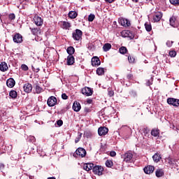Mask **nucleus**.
Listing matches in <instances>:
<instances>
[{
  "mask_svg": "<svg viewBox=\"0 0 179 179\" xmlns=\"http://www.w3.org/2000/svg\"><path fill=\"white\" fill-rule=\"evenodd\" d=\"M122 36L123 37H128V30H124L122 31Z\"/></svg>",
  "mask_w": 179,
  "mask_h": 179,
  "instance_id": "45",
  "label": "nucleus"
},
{
  "mask_svg": "<svg viewBox=\"0 0 179 179\" xmlns=\"http://www.w3.org/2000/svg\"><path fill=\"white\" fill-rule=\"evenodd\" d=\"M155 176L156 177L160 178V177H163V176H164V172L163 171V169H157L155 171Z\"/></svg>",
  "mask_w": 179,
  "mask_h": 179,
  "instance_id": "23",
  "label": "nucleus"
},
{
  "mask_svg": "<svg viewBox=\"0 0 179 179\" xmlns=\"http://www.w3.org/2000/svg\"><path fill=\"white\" fill-rule=\"evenodd\" d=\"M117 153L115 151H111L110 152V156H111V157H114L115 156H116Z\"/></svg>",
  "mask_w": 179,
  "mask_h": 179,
  "instance_id": "50",
  "label": "nucleus"
},
{
  "mask_svg": "<svg viewBox=\"0 0 179 179\" xmlns=\"http://www.w3.org/2000/svg\"><path fill=\"white\" fill-rule=\"evenodd\" d=\"M145 28L147 31H150L152 30V24H150V22H145Z\"/></svg>",
  "mask_w": 179,
  "mask_h": 179,
  "instance_id": "32",
  "label": "nucleus"
},
{
  "mask_svg": "<svg viewBox=\"0 0 179 179\" xmlns=\"http://www.w3.org/2000/svg\"><path fill=\"white\" fill-rule=\"evenodd\" d=\"M132 78V74L127 75V79H131Z\"/></svg>",
  "mask_w": 179,
  "mask_h": 179,
  "instance_id": "56",
  "label": "nucleus"
},
{
  "mask_svg": "<svg viewBox=\"0 0 179 179\" xmlns=\"http://www.w3.org/2000/svg\"><path fill=\"white\" fill-rule=\"evenodd\" d=\"M62 99H63V100H68V96H66V94L65 93L62 94Z\"/></svg>",
  "mask_w": 179,
  "mask_h": 179,
  "instance_id": "49",
  "label": "nucleus"
},
{
  "mask_svg": "<svg viewBox=\"0 0 179 179\" xmlns=\"http://www.w3.org/2000/svg\"><path fill=\"white\" fill-rule=\"evenodd\" d=\"M127 37L129 38H134L135 37V35L134 34V33L129 30H127Z\"/></svg>",
  "mask_w": 179,
  "mask_h": 179,
  "instance_id": "35",
  "label": "nucleus"
},
{
  "mask_svg": "<svg viewBox=\"0 0 179 179\" xmlns=\"http://www.w3.org/2000/svg\"><path fill=\"white\" fill-rule=\"evenodd\" d=\"M152 159L153 161L155 163H159V162H160V159H162V157L160 156V154L159 153H155L153 156H152Z\"/></svg>",
  "mask_w": 179,
  "mask_h": 179,
  "instance_id": "22",
  "label": "nucleus"
},
{
  "mask_svg": "<svg viewBox=\"0 0 179 179\" xmlns=\"http://www.w3.org/2000/svg\"><path fill=\"white\" fill-rule=\"evenodd\" d=\"M143 131H144L145 135L149 134V130H148V129H144Z\"/></svg>",
  "mask_w": 179,
  "mask_h": 179,
  "instance_id": "53",
  "label": "nucleus"
},
{
  "mask_svg": "<svg viewBox=\"0 0 179 179\" xmlns=\"http://www.w3.org/2000/svg\"><path fill=\"white\" fill-rule=\"evenodd\" d=\"M96 74L99 76L104 75V68L99 67L96 69Z\"/></svg>",
  "mask_w": 179,
  "mask_h": 179,
  "instance_id": "29",
  "label": "nucleus"
},
{
  "mask_svg": "<svg viewBox=\"0 0 179 179\" xmlns=\"http://www.w3.org/2000/svg\"><path fill=\"white\" fill-rule=\"evenodd\" d=\"M129 94L131 97H134V99L138 97V93L135 90L130 91Z\"/></svg>",
  "mask_w": 179,
  "mask_h": 179,
  "instance_id": "34",
  "label": "nucleus"
},
{
  "mask_svg": "<svg viewBox=\"0 0 179 179\" xmlns=\"http://www.w3.org/2000/svg\"><path fill=\"white\" fill-rule=\"evenodd\" d=\"M159 134H160L159 129H152L151 131V135L152 136H155V138H157V136H159Z\"/></svg>",
  "mask_w": 179,
  "mask_h": 179,
  "instance_id": "27",
  "label": "nucleus"
},
{
  "mask_svg": "<svg viewBox=\"0 0 179 179\" xmlns=\"http://www.w3.org/2000/svg\"><path fill=\"white\" fill-rule=\"evenodd\" d=\"M144 173L145 174H152L153 171H155V166H148L143 169Z\"/></svg>",
  "mask_w": 179,
  "mask_h": 179,
  "instance_id": "16",
  "label": "nucleus"
},
{
  "mask_svg": "<svg viewBox=\"0 0 179 179\" xmlns=\"http://www.w3.org/2000/svg\"><path fill=\"white\" fill-rule=\"evenodd\" d=\"M152 78L151 80H148V82L146 83L147 86H150V85H152Z\"/></svg>",
  "mask_w": 179,
  "mask_h": 179,
  "instance_id": "54",
  "label": "nucleus"
},
{
  "mask_svg": "<svg viewBox=\"0 0 179 179\" xmlns=\"http://www.w3.org/2000/svg\"><path fill=\"white\" fill-rule=\"evenodd\" d=\"M32 138V141H34V137H31Z\"/></svg>",
  "mask_w": 179,
  "mask_h": 179,
  "instance_id": "60",
  "label": "nucleus"
},
{
  "mask_svg": "<svg viewBox=\"0 0 179 179\" xmlns=\"http://www.w3.org/2000/svg\"><path fill=\"white\" fill-rule=\"evenodd\" d=\"M48 179H55L54 177L48 178Z\"/></svg>",
  "mask_w": 179,
  "mask_h": 179,
  "instance_id": "58",
  "label": "nucleus"
},
{
  "mask_svg": "<svg viewBox=\"0 0 179 179\" xmlns=\"http://www.w3.org/2000/svg\"><path fill=\"white\" fill-rule=\"evenodd\" d=\"M108 94L110 97H113V96H114V91H113V90H111V88H108Z\"/></svg>",
  "mask_w": 179,
  "mask_h": 179,
  "instance_id": "40",
  "label": "nucleus"
},
{
  "mask_svg": "<svg viewBox=\"0 0 179 179\" xmlns=\"http://www.w3.org/2000/svg\"><path fill=\"white\" fill-rule=\"evenodd\" d=\"M34 22L36 26H43V18L41 17H39L38 15H35L34 17Z\"/></svg>",
  "mask_w": 179,
  "mask_h": 179,
  "instance_id": "9",
  "label": "nucleus"
},
{
  "mask_svg": "<svg viewBox=\"0 0 179 179\" xmlns=\"http://www.w3.org/2000/svg\"><path fill=\"white\" fill-rule=\"evenodd\" d=\"M81 138H82V133H80V134L78 136V137L75 140L76 143H78V142L80 141Z\"/></svg>",
  "mask_w": 179,
  "mask_h": 179,
  "instance_id": "46",
  "label": "nucleus"
},
{
  "mask_svg": "<svg viewBox=\"0 0 179 179\" xmlns=\"http://www.w3.org/2000/svg\"><path fill=\"white\" fill-rule=\"evenodd\" d=\"M133 2H135L136 3H138V0H132Z\"/></svg>",
  "mask_w": 179,
  "mask_h": 179,
  "instance_id": "57",
  "label": "nucleus"
},
{
  "mask_svg": "<svg viewBox=\"0 0 179 179\" xmlns=\"http://www.w3.org/2000/svg\"><path fill=\"white\" fill-rule=\"evenodd\" d=\"M106 167H113V161H111V160H107L106 162Z\"/></svg>",
  "mask_w": 179,
  "mask_h": 179,
  "instance_id": "37",
  "label": "nucleus"
},
{
  "mask_svg": "<svg viewBox=\"0 0 179 179\" xmlns=\"http://www.w3.org/2000/svg\"><path fill=\"white\" fill-rule=\"evenodd\" d=\"M5 169V165L3 164L0 163V170H3Z\"/></svg>",
  "mask_w": 179,
  "mask_h": 179,
  "instance_id": "52",
  "label": "nucleus"
},
{
  "mask_svg": "<svg viewBox=\"0 0 179 179\" xmlns=\"http://www.w3.org/2000/svg\"><path fill=\"white\" fill-rule=\"evenodd\" d=\"M82 94H84V96H92L93 94V90L89 87H85L81 90Z\"/></svg>",
  "mask_w": 179,
  "mask_h": 179,
  "instance_id": "4",
  "label": "nucleus"
},
{
  "mask_svg": "<svg viewBox=\"0 0 179 179\" xmlns=\"http://www.w3.org/2000/svg\"><path fill=\"white\" fill-rule=\"evenodd\" d=\"M94 166V164L93 163H86L83 165V169L85 170V171H90V170L93 169Z\"/></svg>",
  "mask_w": 179,
  "mask_h": 179,
  "instance_id": "17",
  "label": "nucleus"
},
{
  "mask_svg": "<svg viewBox=\"0 0 179 179\" xmlns=\"http://www.w3.org/2000/svg\"><path fill=\"white\" fill-rule=\"evenodd\" d=\"M8 69H9V67H8L6 62H1L0 64V71H1V72H6Z\"/></svg>",
  "mask_w": 179,
  "mask_h": 179,
  "instance_id": "19",
  "label": "nucleus"
},
{
  "mask_svg": "<svg viewBox=\"0 0 179 179\" xmlns=\"http://www.w3.org/2000/svg\"><path fill=\"white\" fill-rule=\"evenodd\" d=\"M47 103L49 107H54L57 104V98L55 96H50L48 98Z\"/></svg>",
  "mask_w": 179,
  "mask_h": 179,
  "instance_id": "7",
  "label": "nucleus"
},
{
  "mask_svg": "<svg viewBox=\"0 0 179 179\" xmlns=\"http://www.w3.org/2000/svg\"><path fill=\"white\" fill-rule=\"evenodd\" d=\"M92 171L94 174L96 176H103V171H104V169L101 166H95L92 168Z\"/></svg>",
  "mask_w": 179,
  "mask_h": 179,
  "instance_id": "2",
  "label": "nucleus"
},
{
  "mask_svg": "<svg viewBox=\"0 0 179 179\" xmlns=\"http://www.w3.org/2000/svg\"><path fill=\"white\" fill-rule=\"evenodd\" d=\"M169 164H172L171 160H170V159H169Z\"/></svg>",
  "mask_w": 179,
  "mask_h": 179,
  "instance_id": "59",
  "label": "nucleus"
},
{
  "mask_svg": "<svg viewBox=\"0 0 179 179\" xmlns=\"http://www.w3.org/2000/svg\"><path fill=\"white\" fill-rule=\"evenodd\" d=\"M133 157H134V155H132V153L126 152L123 156L124 162H126V163L131 162Z\"/></svg>",
  "mask_w": 179,
  "mask_h": 179,
  "instance_id": "8",
  "label": "nucleus"
},
{
  "mask_svg": "<svg viewBox=\"0 0 179 179\" xmlns=\"http://www.w3.org/2000/svg\"><path fill=\"white\" fill-rule=\"evenodd\" d=\"M21 69H22V71H29V66L26 64H22Z\"/></svg>",
  "mask_w": 179,
  "mask_h": 179,
  "instance_id": "44",
  "label": "nucleus"
},
{
  "mask_svg": "<svg viewBox=\"0 0 179 179\" xmlns=\"http://www.w3.org/2000/svg\"><path fill=\"white\" fill-rule=\"evenodd\" d=\"M119 23L120 24H121V26H123L124 27H129V26H131V22H129V20L125 18H120Z\"/></svg>",
  "mask_w": 179,
  "mask_h": 179,
  "instance_id": "5",
  "label": "nucleus"
},
{
  "mask_svg": "<svg viewBox=\"0 0 179 179\" xmlns=\"http://www.w3.org/2000/svg\"><path fill=\"white\" fill-rule=\"evenodd\" d=\"M64 124V122L62 120H59L57 121V124L58 125V127H62Z\"/></svg>",
  "mask_w": 179,
  "mask_h": 179,
  "instance_id": "47",
  "label": "nucleus"
},
{
  "mask_svg": "<svg viewBox=\"0 0 179 179\" xmlns=\"http://www.w3.org/2000/svg\"><path fill=\"white\" fill-rule=\"evenodd\" d=\"M80 108H82L80 103L78 101H74L73 104V111H76V113H79V111H80Z\"/></svg>",
  "mask_w": 179,
  "mask_h": 179,
  "instance_id": "14",
  "label": "nucleus"
},
{
  "mask_svg": "<svg viewBox=\"0 0 179 179\" xmlns=\"http://www.w3.org/2000/svg\"><path fill=\"white\" fill-rule=\"evenodd\" d=\"M168 104H171V106H174L175 107H178L179 106V99H176L174 98H169L167 99Z\"/></svg>",
  "mask_w": 179,
  "mask_h": 179,
  "instance_id": "6",
  "label": "nucleus"
},
{
  "mask_svg": "<svg viewBox=\"0 0 179 179\" xmlns=\"http://www.w3.org/2000/svg\"><path fill=\"white\" fill-rule=\"evenodd\" d=\"M9 96H11L12 99H16V97H17V92L15 90H11Z\"/></svg>",
  "mask_w": 179,
  "mask_h": 179,
  "instance_id": "30",
  "label": "nucleus"
},
{
  "mask_svg": "<svg viewBox=\"0 0 179 179\" xmlns=\"http://www.w3.org/2000/svg\"><path fill=\"white\" fill-rule=\"evenodd\" d=\"M176 20H177V18L174 16H172L169 19L170 25L172 26V27H177V24L176 23Z\"/></svg>",
  "mask_w": 179,
  "mask_h": 179,
  "instance_id": "21",
  "label": "nucleus"
},
{
  "mask_svg": "<svg viewBox=\"0 0 179 179\" xmlns=\"http://www.w3.org/2000/svg\"><path fill=\"white\" fill-rule=\"evenodd\" d=\"M163 17V14L161 12H157L153 15L154 22H160V20Z\"/></svg>",
  "mask_w": 179,
  "mask_h": 179,
  "instance_id": "13",
  "label": "nucleus"
},
{
  "mask_svg": "<svg viewBox=\"0 0 179 179\" xmlns=\"http://www.w3.org/2000/svg\"><path fill=\"white\" fill-rule=\"evenodd\" d=\"M15 85H16V82L13 78H9L6 81V85L8 87L12 88L15 87Z\"/></svg>",
  "mask_w": 179,
  "mask_h": 179,
  "instance_id": "18",
  "label": "nucleus"
},
{
  "mask_svg": "<svg viewBox=\"0 0 179 179\" xmlns=\"http://www.w3.org/2000/svg\"><path fill=\"white\" fill-rule=\"evenodd\" d=\"M149 1H152V0H149Z\"/></svg>",
  "mask_w": 179,
  "mask_h": 179,
  "instance_id": "61",
  "label": "nucleus"
},
{
  "mask_svg": "<svg viewBox=\"0 0 179 179\" xmlns=\"http://www.w3.org/2000/svg\"><path fill=\"white\" fill-rule=\"evenodd\" d=\"M35 91L37 94H40V93L43 92V88H41V87H40L39 85H36Z\"/></svg>",
  "mask_w": 179,
  "mask_h": 179,
  "instance_id": "33",
  "label": "nucleus"
},
{
  "mask_svg": "<svg viewBox=\"0 0 179 179\" xmlns=\"http://www.w3.org/2000/svg\"><path fill=\"white\" fill-rule=\"evenodd\" d=\"M98 134L99 136H103L106 134H108V128L107 127H99L98 129Z\"/></svg>",
  "mask_w": 179,
  "mask_h": 179,
  "instance_id": "12",
  "label": "nucleus"
},
{
  "mask_svg": "<svg viewBox=\"0 0 179 179\" xmlns=\"http://www.w3.org/2000/svg\"><path fill=\"white\" fill-rule=\"evenodd\" d=\"M101 64V62L100 61V59L97 57H94L92 59V66H99Z\"/></svg>",
  "mask_w": 179,
  "mask_h": 179,
  "instance_id": "15",
  "label": "nucleus"
},
{
  "mask_svg": "<svg viewBox=\"0 0 179 179\" xmlns=\"http://www.w3.org/2000/svg\"><path fill=\"white\" fill-rule=\"evenodd\" d=\"M173 41H168L167 42H166V45H167V47H171L172 45H173Z\"/></svg>",
  "mask_w": 179,
  "mask_h": 179,
  "instance_id": "48",
  "label": "nucleus"
},
{
  "mask_svg": "<svg viewBox=\"0 0 179 179\" xmlns=\"http://www.w3.org/2000/svg\"><path fill=\"white\" fill-rule=\"evenodd\" d=\"M82 31L80 29H76L74 32H73L72 36L73 40H76V41H79L80 38H82Z\"/></svg>",
  "mask_w": 179,
  "mask_h": 179,
  "instance_id": "3",
  "label": "nucleus"
},
{
  "mask_svg": "<svg viewBox=\"0 0 179 179\" xmlns=\"http://www.w3.org/2000/svg\"><path fill=\"white\" fill-rule=\"evenodd\" d=\"M128 61L129 64H134L135 62V58L131 56H128Z\"/></svg>",
  "mask_w": 179,
  "mask_h": 179,
  "instance_id": "39",
  "label": "nucleus"
},
{
  "mask_svg": "<svg viewBox=\"0 0 179 179\" xmlns=\"http://www.w3.org/2000/svg\"><path fill=\"white\" fill-rule=\"evenodd\" d=\"M106 2H108V3H113L114 2V0H106Z\"/></svg>",
  "mask_w": 179,
  "mask_h": 179,
  "instance_id": "55",
  "label": "nucleus"
},
{
  "mask_svg": "<svg viewBox=\"0 0 179 179\" xmlns=\"http://www.w3.org/2000/svg\"><path fill=\"white\" fill-rule=\"evenodd\" d=\"M30 29H31L32 34H34V36H36V34H37L38 33V29H37V28H34V29L30 28Z\"/></svg>",
  "mask_w": 179,
  "mask_h": 179,
  "instance_id": "41",
  "label": "nucleus"
},
{
  "mask_svg": "<svg viewBox=\"0 0 179 179\" xmlns=\"http://www.w3.org/2000/svg\"><path fill=\"white\" fill-rule=\"evenodd\" d=\"M8 17H9L10 20H15V19H16V15H15V13H10L8 15Z\"/></svg>",
  "mask_w": 179,
  "mask_h": 179,
  "instance_id": "43",
  "label": "nucleus"
},
{
  "mask_svg": "<svg viewBox=\"0 0 179 179\" xmlns=\"http://www.w3.org/2000/svg\"><path fill=\"white\" fill-rule=\"evenodd\" d=\"M23 90L25 93H31V90H33V85L27 83L23 85Z\"/></svg>",
  "mask_w": 179,
  "mask_h": 179,
  "instance_id": "11",
  "label": "nucleus"
},
{
  "mask_svg": "<svg viewBox=\"0 0 179 179\" xmlns=\"http://www.w3.org/2000/svg\"><path fill=\"white\" fill-rule=\"evenodd\" d=\"M121 129H131L128 126H122Z\"/></svg>",
  "mask_w": 179,
  "mask_h": 179,
  "instance_id": "51",
  "label": "nucleus"
},
{
  "mask_svg": "<svg viewBox=\"0 0 179 179\" xmlns=\"http://www.w3.org/2000/svg\"><path fill=\"white\" fill-rule=\"evenodd\" d=\"M169 2L174 5V6H179V0H169Z\"/></svg>",
  "mask_w": 179,
  "mask_h": 179,
  "instance_id": "36",
  "label": "nucleus"
},
{
  "mask_svg": "<svg viewBox=\"0 0 179 179\" xmlns=\"http://www.w3.org/2000/svg\"><path fill=\"white\" fill-rule=\"evenodd\" d=\"M103 50L105 52H107V51H110V50H111V45L108 43H105L103 46Z\"/></svg>",
  "mask_w": 179,
  "mask_h": 179,
  "instance_id": "25",
  "label": "nucleus"
},
{
  "mask_svg": "<svg viewBox=\"0 0 179 179\" xmlns=\"http://www.w3.org/2000/svg\"><path fill=\"white\" fill-rule=\"evenodd\" d=\"M75 64V57L73 55L67 57V65H73Z\"/></svg>",
  "mask_w": 179,
  "mask_h": 179,
  "instance_id": "20",
  "label": "nucleus"
},
{
  "mask_svg": "<svg viewBox=\"0 0 179 179\" xmlns=\"http://www.w3.org/2000/svg\"><path fill=\"white\" fill-rule=\"evenodd\" d=\"M85 156H86V150L82 148H78L74 154L75 157H85Z\"/></svg>",
  "mask_w": 179,
  "mask_h": 179,
  "instance_id": "1",
  "label": "nucleus"
},
{
  "mask_svg": "<svg viewBox=\"0 0 179 179\" xmlns=\"http://www.w3.org/2000/svg\"><path fill=\"white\" fill-rule=\"evenodd\" d=\"M62 27L65 29V30H68L71 27V23L64 21L62 22Z\"/></svg>",
  "mask_w": 179,
  "mask_h": 179,
  "instance_id": "24",
  "label": "nucleus"
},
{
  "mask_svg": "<svg viewBox=\"0 0 179 179\" xmlns=\"http://www.w3.org/2000/svg\"><path fill=\"white\" fill-rule=\"evenodd\" d=\"M128 52V50L127 49V48L125 46H122L120 49H119V52H120L121 54L124 55V54H127V52Z\"/></svg>",
  "mask_w": 179,
  "mask_h": 179,
  "instance_id": "31",
  "label": "nucleus"
},
{
  "mask_svg": "<svg viewBox=\"0 0 179 179\" xmlns=\"http://www.w3.org/2000/svg\"><path fill=\"white\" fill-rule=\"evenodd\" d=\"M78 17V13H76V11H70L69 13V17H70V19H76V17Z\"/></svg>",
  "mask_w": 179,
  "mask_h": 179,
  "instance_id": "26",
  "label": "nucleus"
},
{
  "mask_svg": "<svg viewBox=\"0 0 179 179\" xmlns=\"http://www.w3.org/2000/svg\"><path fill=\"white\" fill-rule=\"evenodd\" d=\"M94 14H90L89 16H88V22H93L94 20Z\"/></svg>",
  "mask_w": 179,
  "mask_h": 179,
  "instance_id": "42",
  "label": "nucleus"
},
{
  "mask_svg": "<svg viewBox=\"0 0 179 179\" xmlns=\"http://www.w3.org/2000/svg\"><path fill=\"white\" fill-rule=\"evenodd\" d=\"M66 52L69 55H72L75 53V48H73L72 46H70L67 48Z\"/></svg>",
  "mask_w": 179,
  "mask_h": 179,
  "instance_id": "28",
  "label": "nucleus"
},
{
  "mask_svg": "<svg viewBox=\"0 0 179 179\" xmlns=\"http://www.w3.org/2000/svg\"><path fill=\"white\" fill-rule=\"evenodd\" d=\"M177 55V52L175 50H171L169 52V57H171V58H174Z\"/></svg>",
  "mask_w": 179,
  "mask_h": 179,
  "instance_id": "38",
  "label": "nucleus"
},
{
  "mask_svg": "<svg viewBox=\"0 0 179 179\" xmlns=\"http://www.w3.org/2000/svg\"><path fill=\"white\" fill-rule=\"evenodd\" d=\"M13 41L14 43H16L17 44H19L23 41V37L20 34H16L13 36Z\"/></svg>",
  "mask_w": 179,
  "mask_h": 179,
  "instance_id": "10",
  "label": "nucleus"
}]
</instances>
